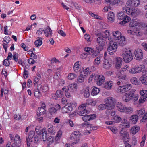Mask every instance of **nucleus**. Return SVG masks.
I'll list each match as a JSON object with an SVG mask.
<instances>
[{"instance_id":"nucleus-1","label":"nucleus","mask_w":147,"mask_h":147,"mask_svg":"<svg viewBox=\"0 0 147 147\" xmlns=\"http://www.w3.org/2000/svg\"><path fill=\"white\" fill-rule=\"evenodd\" d=\"M140 4L139 0H128L126 2V7L125 8H123V11L128 15L133 17L136 16L140 13V10L134 8L131 9L130 7H137Z\"/></svg>"},{"instance_id":"nucleus-2","label":"nucleus","mask_w":147,"mask_h":147,"mask_svg":"<svg viewBox=\"0 0 147 147\" xmlns=\"http://www.w3.org/2000/svg\"><path fill=\"white\" fill-rule=\"evenodd\" d=\"M9 138L11 142H7L6 147H20L21 145L20 139L18 134L14 136L12 134H9Z\"/></svg>"},{"instance_id":"nucleus-3","label":"nucleus","mask_w":147,"mask_h":147,"mask_svg":"<svg viewBox=\"0 0 147 147\" xmlns=\"http://www.w3.org/2000/svg\"><path fill=\"white\" fill-rule=\"evenodd\" d=\"M108 40L110 42L109 46L107 48L108 53L110 55H113L116 51L117 48V44L115 42H113V39L111 37H108Z\"/></svg>"},{"instance_id":"nucleus-4","label":"nucleus","mask_w":147,"mask_h":147,"mask_svg":"<svg viewBox=\"0 0 147 147\" xmlns=\"http://www.w3.org/2000/svg\"><path fill=\"white\" fill-rule=\"evenodd\" d=\"M135 91L133 90L131 93H125L122 98L123 101L126 102L132 100V101L135 102L138 99V96L134 94Z\"/></svg>"},{"instance_id":"nucleus-5","label":"nucleus","mask_w":147,"mask_h":147,"mask_svg":"<svg viewBox=\"0 0 147 147\" xmlns=\"http://www.w3.org/2000/svg\"><path fill=\"white\" fill-rule=\"evenodd\" d=\"M145 68L144 65H142L139 66H135L130 69L129 70V72L132 74H136L140 72L143 71L144 74H147V70H144Z\"/></svg>"},{"instance_id":"nucleus-6","label":"nucleus","mask_w":147,"mask_h":147,"mask_svg":"<svg viewBox=\"0 0 147 147\" xmlns=\"http://www.w3.org/2000/svg\"><path fill=\"white\" fill-rule=\"evenodd\" d=\"M122 56L124 61L126 63L130 62L133 59L132 53L130 49L124 52L122 54Z\"/></svg>"},{"instance_id":"nucleus-7","label":"nucleus","mask_w":147,"mask_h":147,"mask_svg":"<svg viewBox=\"0 0 147 147\" xmlns=\"http://www.w3.org/2000/svg\"><path fill=\"white\" fill-rule=\"evenodd\" d=\"M118 19L119 20H123L120 22V24L124 25L126 23L129 22L131 18L126 15H125L123 12H121L118 13L117 16Z\"/></svg>"},{"instance_id":"nucleus-8","label":"nucleus","mask_w":147,"mask_h":147,"mask_svg":"<svg viewBox=\"0 0 147 147\" xmlns=\"http://www.w3.org/2000/svg\"><path fill=\"white\" fill-rule=\"evenodd\" d=\"M131 85L130 84H127L123 86H119L117 88L118 92L123 93L128 91L129 93H131L134 90L131 89Z\"/></svg>"},{"instance_id":"nucleus-9","label":"nucleus","mask_w":147,"mask_h":147,"mask_svg":"<svg viewBox=\"0 0 147 147\" xmlns=\"http://www.w3.org/2000/svg\"><path fill=\"white\" fill-rule=\"evenodd\" d=\"M76 106L77 103L75 102L65 104V113H68L69 116L70 117V115H72L71 113L73 110V108Z\"/></svg>"},{"instance_id":"nucleus-10","label":"nucleus","mask_w":147,"mask_h":147,"mask_svg":"<svg viewBox=\"0 0 147 147\" xmlns=\"http://www.w3.org/2000/svg\"><path fill=\"white\" fill-rule=\"evenodd\" d=\"M105 102L107 107L113 109L116 103V100L113 97H109L105 99Z\"/></svg>"},{"instance_id":"nucleus-11","label":"nucleus","mask_w":147,"mask_h":147,"mask_svg":"<svg viewBox=\"0 0 147 147\" xmlns=\"http://www.w3.org/2000/svg\"><path fill=\"white\" fill-rule=\"evenodd\" d=\"M89 111L86 109V104H82L79 106L77 113L80 115L83 116L88 114Z\"/></svg>"},{"instance_id":"nucleus-12","label":"nucleus","mask_w":147,"mask_h":147,"mask_svg":"<svg viewBox=\"0 0 147 147\" xmlns=\"http://www.w3.org/2000/svg\"><path fill=\"white\" fill-rule=\"evenodd\" d=\"M56 96H55L54 97L53 96H52V97L53 99H57L56 98L57 97L59 98H62V102L63 104H64V98L63 97L64 95V87L61 90H57L55 93Z\"/></svg>"},{"instance_id":"nucleus-13","label":"nucleus","mask_w":147,"mask_h":147,"mask_svg":"<svg viewBox=\"0 0 147 147\" xmlns=\"http://www.w3.org/2000/svg\"><path fill=\"white\" fill-rule=\"evenodd\" d=\"M120 139L122 140L124 142H127L129 141V138L128 132L121 130L120 133Z\"/></svg>"},{"instance_id":"nucleus-14","label":"nucleus","mask_w":147,"mask_h":147,"mask_svg":"<svg viewBox=\"0 0 147 147\" xmlns=\"http://www.w3.org/2000/svg\"><path fill=\"white\" fill-rule=\"evenodd\" d=\"M94 80L96 82L97 85L100 86L105 82V77L103 75H96L95 77Z\"/></svg>"},{"instance_id":"nucleus-15","label":"nucleus","mask_w":147,"mask_h":147,"mask_svg":"<svg viewBox=\"0 0 147 147\" xmlns=\"http://www.w3.org/2000/svg\"><path fill=\"white\" fill-rule=\"evenodd\" d=\"M35 135V132L34 131H30L28 137L26 138L27 144L28 146L33 144L32 140Z\"/></svg>"},{"instance_id":"nucleus-16","label":"nucleus","mask_w":147,"mask_h":147,"mask_svg":"<svg viewBox=\"0 0 147 147\" xmlns=\"http://www.w3.org/2000/svg\"><path fill=\"white\" fill-rule=\"evenodd\" d=\"M134 53L137 60H140L142 59L143 52L141 49H136L134 51Z\"/></svg>"},{"instance_id":"nucleus-17","label":"nucleus","mask_w":147,"mask_h":147,"mask_svg":"<svg viewBox=\"0 0 147 147\" xmlns=\"http://www.w3.org/2000/svg\"><path fill=\"white\" fill-rule=\"evenodd\" d=\"M44 34L45 36L47 37H50L52 36V31L50 27L47 26L43 29Z\"/></svg>"},{"instance_id":"nucleus-18","label":"nucleus","mask_w":147,"mask_h":147,"mask_svg":"<svg viewBox=\"0 0 147 147\" xmlns=\"http://www.w3.org/2000/svg\"><path fill=\"white\" fill-rule=\"evenodd\" d=\"M125 37L123 36L120 37L119 38L116 39V42L121 46H123L126 44Z\"/></svg>"},{"instance_id":"nucleus-19","label":"nucleus","mask_w":147,"mask_h":147,"mask_svg":"<svg viewBox=\"0 0 147 147\" xmlns=\"http://www.w3.org/2000/svg\"><path fill=\"white\" fill-rule=\"evenodd\" d=\"M112 65V63L111 61H109L105 59L103 60V67L104 68L108 70L109 69Z\"/></svg>"},{"instance_id":"nucleus-20","label":"nucleus","mask_w":147,"mask_h":147,"mask_svg":"<svg viewBox=\"0 0 147 147\" xmlns=\"http://www.w3.org/2000/svg\"><path fill=\"white\" fill-rule=\"evenodd\" d=\"M82 126L88 128L91 130H96L97 129V127L93 126L92 124L88 123V122L84 123L82 124Z\"/></svg>"},{"instance_id":"nucleus-21","label":"nucleus","mask_w":147,"mask_h":147,"mask_svg":"<svg viewBox=\"0 0 147 147\" xmlns=\"http://www.w3.org/2000/svg\"><path fill=\"white\" fill-rule=\"evenodd\" d=\"M82 117V119L84 121L87 122L89 120L94 119L96 117V116L94 114L83 116Z\"/></svg>"},{"instance_id":"nucleus-22","label":"nucleus","mask_w":147,"mask_h":147,"mask_svg":"<svg viewBox=\"0 0 147 147\" xmlns=\"http://www.w3.org/2000/svg\"><path fill=\"white\" fill-rule=\"evenodd\" d=\"M47 130L48 134L50 135H53L55 133V131L53 125L50 124H48Z\"/></svg>"},{"instance_id":"nucleus-23","label":"nucleus","mask_w":147,"mask_h":147,"mask_svg":"<svg viewBox=\"0 0 147 147\" xmlns=\"http://www.w3.org/2000/svg\"><path fill=\"white\" fill-rule=\"evenodd\" d=\"M122 58L120 57H117L116 59L115 66L117 69H119L122 65Z\"/></svg>"},{"instance_id":"nucleus-24","label":"nucleus","mask_w":147,"mask_h":147,"mask_svg":"<svg viewBox=\"0 0 147 147\" xmlns=\"http://www.w3.org/2000/svg\"><path fill=\"white\" fill-rule=\"evenodd\" d=\"M46 130V129L43 128L39 126H37L35 129L37 134L39 135H41L43 132H45Z\"/></svg>"},{"instance_id":"nucleus-25","label":"nucleus","mask_w":147,"mask_h":147,"mask_svg":"<svg viewBox=\"0 0 147 147\" xmlns=\"http://www.w3.org/2000/svg\"><path fill=\"white\" fill-rule=\"evenodd\" d=\"M97 42L100 46L103 47L106 43V40L101 37H98L97 39Z\"/></svg>"},{"instance_id":"nucleus-26","label":"nucleus","mask_w":147,"mask_h":147,"mask_svg":"<svg viewBox=\"0 0 147 147\" xmlns=\"http://www.w3.org/2000/svg\"><path fill=\"white\" fill-rule=\"evenodd\" d=\"M80 61H78L74 63L73 67L74 71L78 72L80 70L81 67L80 64Z\"/></svg>"},{"instance_id":"nucleus-27","label":"nucleus","mask_w":147,"mask_h":147,"mask_svg":"<svg viewBox=\"0 0 147 147\" xmlns=\"http://www.w3.org/2000/svg\"><path fill=\"white\" fill-rule=\"evenodd\" d=\"M140 128L138 126H135L133 127L130 131V133L133 135H135L140 130Z\"/></svg>"},{"instance_id":"nucleus-28","label":"nucleus","mask_w":147,"mask_h":147,"mask_svg":"<svg viewBox=\"0 0 147 147\" xmlns=\"http://www.w3.org/2000/svg\"><path fill=\"white\" fill-rule=\"evenodd\" d=\"M103 47L100 46L96 47V50H94V53L93 54V57H95L97 56L99 53L100 51L103 49Z\"/></svg>"},{"instance_id":"nucleus-29","label":"nucleus","mask_w":147,"mask_h":147,"mask_svg":"<svg viewBox=\"0 0 147 147\" xmlns=\"http://www.w3.org/2000/svg\"><path fill=\"white\" fill-rule=\"evenodd\" d=\"M117 109L120 112H124L125 111V106H123L122 103L119 102L117 104Z\"/></svg>"},{"instance_id":"nucleus-30","label":"nucleus","mask_w":147,"mask_h":147,"mask_svg":"<svg viewBox=\"0 0 147 147\" xmlns=\"http://www.w3.org/2000/svg\"><path fill=\"white\" fill-rule=\"evenodd\" d=\"M139 24V22L137 20L133 19L130 22L129 26L131 27H134L137 26Z\"/></svg>"},{"instance_id":"nucleus-31","label":"nucleus","mask_w":147,"mask_h":147,"mask_svg":"<svg viewBox=\"0 0 147 147\" xmlns=\"http://www.w3.org/2000/svg\"><path fill=\"white\" fill-rule=\"evenodd\" d=\"M113 84V83L112 81H109L104 84V87L106 89L109 90L111 89Z\"/></svg>"},{"instance_id":"nucleus-32","label":"nucleus","mask_w":147,"mask_h":147,"mask_svg":"<svg viewBox=\"0 0 147 147\" xmlns=\"http://www.w3.org/2000/svg\"><path fill=\"white\" fill-rule=\"evenodd\" d=\"M72 137L75 139H76V141H78L79 140V137L80 135V133L78 131H74L72 134Z\"/></svg>"},{"instance_id":"nucleus-33","label":"nucleus","mask_w":147,"mask_h":147,"mask_svg":"<svg viewBox=\"0 0 147 147\" xmlns=\"http://www.w3.org/2000/svg\"><path fill=\"white\" fill-rule=\"evenodd\" d=\"M115 15L113 12H110L108 14L107 19L110 22H114L115 19Z\"/></svg>"},{"instance_id":"nucleus-34","label":"nucleus","mask_w":147,"mask_h":147,"mask_svg":"<svg viewBox=\"0 0 147 147\" xmlns=\"http://www.w3.org/2000/svg\"><path fill=\"white\" fill-rule=\"evenodd\" d=\"M122 124H121L122 126V128H128L130 127V125L129 123L127 122V120L125 119H123L122 122Z\"/></svg>"},{"instance_id":"nucleus-35","label":"nucleus","mask_w":147,"mask_h":147,"mask_svg":"<svg viewBox=\"0 0 147 147\" xmlns=\"http://www.w3.org/2000/svg\"><path fill=\"white\" fill-rule=\"evenodd\" d=\"M138 119V116L137 115H134L131 116L130 117V120L132 123L136 124Z\"/></svg>"},{"instance_id":"nucleus-36","label":"nucleus","mask_w":147,"mask_h":147,"mask_svg":"<svg viewBox=\"0 0 147 147\" xmlns=\"http://www.w3.org/2000/svg\"><path fill=\"white\" fill-rule=\"evenodd\" d=\"M45 109L46 108H44L43 107L38 108V111H39V113L38 114L37 113L38 116L39 117L40 115H42L45 114L46 113Z\"/></svg>"},{"instance_id":"nucleus-37","label":"nucleus","mask_w":147,"mask_h":147,"mask_svg":"<svg viewBox=\"0 0 147 147\" xmlns=\"http://www.w3.org/2000/svg\"><path fill=\"white\" fill-rule=\"evenodd\" d=\"M137 28H135L134 29L135 30H134L133 31H132L131 30H128L127 31V32L129 34H133L134 33L136 34L138 36H140L142 34V33L140 32H137V31L136 30Z\"/></svg>"},{"instance_id":"nucleus-38","label":"nucleus","mask_w":147,"mask_h":147,"mask_svg":"<svg viewBox=\"0 0 147 147\" xmlns=\"http://www.w3.org/2000/svg\"><path fill=\"white\" fill-rule=\"evenodd\" d=\"M92 91L91 92V95L92 96H94L97 95L99 92L100 89L96 87H94L92 88Z\"/></svg>"},{"instance_id":"nucleus-39","label":"nucleus","mask_w":147,"mask_h":147,"mask_svg":"<svg viewBox=\"0 0 147 147\" xmlns=\"http://www.w3.org/2000/svg\"><path fill=\"white\" fill-rule=\"evenodd\" d=\"M42 38L41 37H38L37 38V40L34 42L35 45L36 47L41 46L42 44Z\"/></svg>"},{"instance_id":"nucleus-40","label":"nucleus","mask_w":147,"mask_h":147,"mask_svg":"<svg viewBox=\"0 0 147 147\" xmlns=\"http://www.w3.org/2000/svg\"><path fill=\"white\" fill-rule=\"evenodd\" d=\"M40 137H41V136L34 137L33 138V140H32L33 143H32L33 144H30V146L28 147H31L32 146H33L35 143H38V142L40 141L41 139Z\"/></svg>"},{"instance_id":"nucleus-41","label":"nucleus","mask_w":147,"mask_h":147,"mask_svg":"<svg viewBox=\"0 0 147 147\" xmlns=\"http://www.w3.org/2000/svg\"><path fill=\"white\" fill-rule=\"evenodd\" d=\"M67 86L69 87L70 91L72 92L76 91L77 87L76 84H71Z\"/></svg>"},{"instance_id":"nucleus-42","label":"nucleus","mask_w":147,"mask_h":147,"mask_svg":"<svg viewBox=\"0 0 147 147\" xmlns=\"http://www.w3.org/2000/svg\"><path fill=\"white\" fill-rule=\"evenodd\" d=\"M96 103V101L92 99H89L86 100V104L92 106H95Z\"/></svg>"},{"instance_id":"nucleus-43","label":"nucleus","mask_w":147,"mask_h":147,"mask_svg":"<svg viewBox=\"0 0 147 147\" xmlns=\"http://www.w3.org/2000/svg\"><path fill=\"white\" fill-rule=\"evenodd\" d=\"M86 77L84 76L83 74H80L77 78V82L79 83L83 82Z\"/></svg>"},{"instance_id":"nucleus-44","label":"nucleus","mask_w":147,"mask_h":147,"mask_svg":"<svg viewBox=\"0 0 147 147\" xmlns=\"http://www.w3.org/2000/svg\"><path fill=\"white\" fill-rule=\"evenodd\" d=\"M109 109L106 110L105 111V113L107 115H111V116H113L115 115V111L112 110L110 108H109Z\"/></svg>"},{"instance_id":"nucleus-45","label":"nucleus","mask_w":147,"mask_h":147,"mask_svg":"<svg viewBox=\"0 0 147 147\" xmlns=\"http://www.w3.org/2000/svg\"><path fill=\"white\" fill-rule=\"evenodd\" d=\"M140 80L142 84L147 85V76L146 75H143L140 78Z\"/></svg>"},{"instance_id":"nucleus-46","label":"nucleus","mask_w":147,"mask_h":147,"mask_svg":"<svg viewBox=\"0 0 147 147\" xmlns=\"http://www.w3.org/2000/svg\"><path fill=\"white\" fill-rule=\"evenodd\" d=\"M38 88H40L42 89V92H46L49 90L48 87L47 85H45L43 86H42L41 85H39L38 86Z\"/></svg>"},{"instance_id":"nucleus-47","label":"nucleus","mask_w":147,"mask_h":147,"mask_svg":"<svg viewBox=\"0 0 147 147\" xmlns=\"http://www.w3.org/2000/svg\"><path fill=\"white\" fill-rule=\"evenodd\" d=\"M113 36L115 40L116 39L119 38L120 37L122 36H121V33L118 31H116L113 33Z\"/></svg>"},{"instance_id":"nucleus-48","label":"nucleus","mask_w":147,"mask_h":147,"mask_svg":"<svg viewBox=\"0 0 147 147\" xmlns=\"http://www.w3.org/2000/svg\"><path fill=\"white\" fill-rule=\"evenodd\" d=\"M84 50L88 52L89 54H90L93 57L92 55L94 53V50L93 49L88 47L85 48Z\"/></svg>"},{"instance_id":"nucleus-49","label":"nucleus","mask_w":147,"mask_h":147,"mask_svg":"<svg viewBox=\"0 0 147 147\" xmlns=\"http://www.w3.org/2000/svg\"><path fill=\"white\" fill-rule=\"evenodd\" d=\"M80 74H83L84 76L86 77L90 74L89 71V68H87L83 70V71L81 72Z\"/></svg>"},{"instance_id":"nucleus-50","label":"nucleus","mask_w":147,"mask_h":147,"mask_svg":"<svg viewBox=\"0 0 147 147\" xmlns=\"http://www.w3.org/2000/svg\"><path fill=\"white\" fill-rule=\"evenodd\" d=\"M145 112V111L144 108H142L141 109L138 111L137 115L140 117H142V116Z\"/></svg>"},{"instance_id":"nucleus-51","label":"nucleus","mask_w":147,"mask_h":147,"mask_svg":"<svg viewBox=\"0 0 147 147\" xmlns=\"http://www.w3.org/2000/svg\"><path fill=\"white\" fill-rule=\"evenodd\" d=\"M140 93L142 97L146 98L147 100V90H142L140 91Z\"/></svg>"},{"instance_id":"nucleus-52","label":"nucleus","mask_w":147,"mask_h":147,"mask_svg":"<svg viewBox=\"0 0 147 147\" xmlns=\"http://www.w3.org/2000/svg\"><path fill=\"white\" fill-rule=\"evenodd\" d=\"M131 82L133 84L136 85H139V82L138 81V79L136 77H133L130 79Z\"/></svg>"},{"instance_id":"nucleus-53","label":"nucleus","mask_w":147,"mask_h":147,"mask_svg":"<svg viewBox=\"0 0 147 147\" xmlns=\"http://www.w3.org/2000/svg\"><path fill=\"white\" fill-rule=\"evenodd\" d=\"M142 117L141 122L143 123H145L147 121V112L144 113Z\"/></svg>"},{"instance_id":"nucleus-54","label":"nucleus","mask_w":147,"mask_h":147,"mask_svg":"<svg viewBox=\"0 0 147 147\" xmlns=\"http://www.w3.org/2000/svg\"><path fill=\"white\" fill-rule=\"evenodd\" d=\"M39 89L37 87V89L35 90L34 92V95L35 97L37 98L40 97L41 95V93L39 90Z\"/></svg>"},{"instance_id":"nucleus-55","label":"nucleus","mask_w":147,"mask_h":147,"mask_svg":"<svg viewBox=\"0 0 147 147\" xmlns=\"http://www.w3.org/2000/svg\"><path fill=\"white\" fill-rule=\"evenodd\" d=\"M69 90V88L68 86H65V95L67 98H69L70 97V94L68 91Z\"/></svg>"},{"instance_id":"nucleus-56","label":"nucleus","mask_w":147,"mask_h":147,"mask_svg":"<svg viewBox=\"0 0 147 147\" xmlns=\"http://www.w3.org/2000/svg\"><path fill=\"white\" fill-rule=\"evenodd\" d=\"M40 136H41V137L42 136V139L43 140V141L46 140L47 139L48 136L47 135L46 130H45V132H43V133Z\"/></svg>"},{"instance_id":"nucleus-57","label":"nucleus","mask_w":147,"mask_h":147,"mask_svg":"<svg viewBox=\"0 0 147 147\" xmlns=\"http://www.w3.org/2000/svg\"><path fill=\"white\" fill-rule=\"evenodd\" d=\"M107 107L106 104H101L98 105V109L99 110L102 111L105 109Z\"/></svg>"},{"instance_id":"nucleus-58","label":"nucleus","mask_w":147,"mask_h":147,"mask_svg":"<svg viewBox=\"0 0 147 147\" xmlns=\"http://www.w3.org/2000/svg\"><path fill=\"white\" fill-rule=\"evenodd\" d=\"M84 97L86 98H88L90 96L89 88H87L84 92Z\"/></svg>"},{"instance_id":"nucleus-59","label":"nucleus","mask_w":147,"mask_h":147,"mask_svg":"<svg viewBox=\"0 0 147 147\" xmlns=\"http://www.w3.org/2000/svg\"><path fill=\"white\" fill-rule=\"evenodd\" d=\"M77 76L75 74L70 73L68 76V78L70 80H72L77 77Z\"/></svg>"},{"instance_id":"nucleus-60","label":"nucleus","mask_w":147,"mask_h":147,"mask_svg":"<svg viewBox=\"0 0 147 147\" xmlns=\"http://www.w3.org/2000/svg\"><path fill=\"white\" fill-rule=\"evenodd\" d=\"M105 1L109 5H113L116 4V0H105Z\"/></svg>"},{"instance_id":"nucleus-61","label":"nucleus","mask_w":147,"mask_h":147,"mask_svg":"<svg viewBox=\"0 0 147 147\" xmlns=\"http://www.w3.org/2000/svg\"><path fill=\"white\" fill-rule=\"evenodd\" d=\"M133 111V109L131 107H126L124 112H126L129 114L131 113Z\"/></svg>"},{"instance_id":"nucleus-62","label":"nucleus","mask_w":147,"mask_h":147,"mask_svg":"<svg viewBox=\"0 0 147 147\" xmlns=\"http://www.w3.org/2000/svg\"><path fill=\"white\" fill-rule=\"evenodd\" d=\"M9 60L7 59V58L5 59L3 62V65L5 66H9L10 65Z\"/></svg>"},{"instance_id":"nucleus-63","label":"nucleus","mask_w":147,"mask_h":147,"mask_svg":"<svg viewBox=\"0 0 147 147\" xmlns=\"http://www.w3.org/2000/svg\"><path fill=\"white\" fill-rule=\"evenodd\" d=\"M49 111L50 113L52 115L53 114L55 113L57 111V109L54 107H51L49 110Z\"/></svg>"},{"instance_id":"nucleus-64","label":"nucleus","mask_w":147,"mask_h":147,"mask_svg":"<svg viewBox=\"0 0 147 147\" xmlns=\"http://www.w3.org/2000/svg\"><path fill=\"white\" fill-rule=\"evenodd\" d=\"M130 69L128 65H126L124 67H123L121 69V71L126 72L127 71H129Z\"/></svg>"}]
</instances>
